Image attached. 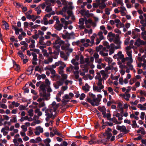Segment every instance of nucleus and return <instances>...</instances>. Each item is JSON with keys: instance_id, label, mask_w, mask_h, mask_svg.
Returning <instances> with one entry per match:
<instances>
[{"instance_id": "nucleus-16", "label": "nucleus", "mask_w": 146, "mask_h": 146, "mask_svg": "<svg viewBox=\"0 0 146 146\" xmlns=\"http://www.w3.org/2000/svg\"><path fill=\"white\" fill-rule=\"evenodd\" d=\"M63 32H66L68 39H70L72 38H74V33L73 32H72L70 33H69L66 31L64 30Z\"/></svg>"}, {"instance_id": "nucleus-20", "label": "nucleus", "mask_w": 146, "mask_h": 146, "mask_svg": "<svg viewBox=\"0 0 146 146\" xmlns=\"http://www.w3.org/2000/svg\"><path fill=\"white\" fill-rule=\"evenodd\" d=\"M126 61H127V63H132L133 62L132 58L128 57H126L125 58L124 57L122 60V62L123 63Z\"/></svg>"}, {"instance_id": "nucleus-15", "label": "nucleus", "mask_w": 146, "mask_h": 146, "mask_svg": "<svg viewBox=\"0 0 146 146\" xmlns=\"http://www.w3.org/2000/svg\"><path fill=\"white\" fill-rule=\"evenodd\" d=\"M31 54L33 56L32 64L33 65H36L37 64V61L38 60L37 55L34 52H32Z\"/></svg>"}, {"instance_id": "nucleus-59", "label": "nucleus", "mask_w": 146, "mask_h": 146, "mask_svg": "<svg viewBox=\"0 0 146 146\" xmlns=\"http://www.w3.org/2000/svg\"><path fill=\"white\" fill-rule=\"evenodd\" d=\"M14 68L15 70H19L20 69V68L19 65L16 64L15 62H14Z\"/></svg>"}, {"instance_id": "nucleus-48", "label": "nucleus", "mask_w": 146, "mask_h": 146, "mask_svg": "<svg viewBox=\"0 0 146 146\" xmlns=\"http://www.w3.org/2000/svg\"><path fill=\"white\" fill-rule=\"evenodd\" d=\"M103 45L105 46V47L106 48V49L108 50L110 47V46L109 44V43L106 41H104V42Z\"/></svg>"}, {"instance_id": "nucleus-14", "label": "nucleus", "mask_w": 146, "mask_h": 146, "mask_svg": "<svg viewBox=\"0 0 146 146\" xmlns=\"http://www.w3.org/2000/svg\"><path fill=\"white\" fill-rule=\"evenodd\" d=\"M33 120L32 118L29 117L28 116L26 115L25 116L21 117L19 121L22 122L25 120H27L28 121H33Z\"/></svg>"}, {"instance_id": "nucleus-33", "label": "nucleus", "mask_w": 146, "mask_h": 146, "mask_svg": "<svg viewBox=\"0 0 146 146\" xmlns=\"http://www.w3.org/2000/svg\"><path fill=\"white\" fill-rule=\"evenodd\" d=\"M55 64L56 67L59 66H63L64 65H66L64 62L60 60H59L57 62H56Z\"/></svg>"}, {"instance_id": "nucleus-21", "label": "nucleus", "mask_w": 146, "mask_h": 146, "mask_svg": "<svg viewBox=\"0 0 146 146\" xmlns=\"http://www.w3.org/2000/svg\"><path fill=\"white\" fill-rule=\"evenodd\" d=\"M100 74L102 76V79L103 80H106L108 78V75L107 74L105 71L104 70H101L100 72Z\"/></svg>"}, {"instance_id": "nucleus-36", "label": "nucleus", "mask_w": 146, "mask_h": 146, "mask_svg": "<svg viewBox=\"0 0 146 146\" xmlns=\"http://www.w3.org/2000/svg\"><path fill=\"white\" fill-rule=\"evenodd\" d=\"M97 76L95 77V78L96 79L98 80L97 82H102V79L101 76L100 74L99 73H97Z\"/></svg>"}, {"instance_id": "nucleus-44", "label": "nucleus", "mask_w": 146, "mask_h": 146, "mask_svg": "<svg viewBox=\"0 0 146 146\" xmlns=\"http://www.w3.org/2000/svg\"><path fill=\"white\" fill-rule=\"evenodd\" d=\"M59 51L56 50L53 52V54H54V56H52L53 58L54 59H56L57 57V56L59 54Z\"/></svg>"}, {"instance_id": "nucleus-4", "label": "nucleus", "mask_w": 146, "mask_h": 146, "mask_svg": "<svg viewBox=\"0 0 146 146\" xmlns=\"http://www.w3.org/2000/svg\"><path fill=\"white\" fill-rule=\"evenodd\" d=\"M94 61V57L92 56L90 58V59L88 58H87L85 59L86 64L82 65L80 66L81 68H86L88 66H90L92 68H94L95 66L93 64V62Z\"/></svg>"}, {"instance_id": "nucleus-40", "label": "nucleus", "mask_w": 146, "mask_h": 146, "mask_svg": "<svg viewBox=\"0 0 146 146\" xmlns=\"http://www.w3.org/2000/svg\"><path fill=\"white\" fill-rule=\"evenodd\" d=\"M51 3H50V4H48L46 8L45 11L47 12H50L52 10V8L50 7V6L51 5Z\"/></svg>"}, {"instance_id": "nucleus-25", "label": "nucleus", "mask_w": 146, "mask_h": 146, "mask_svg": "<svg viewBox=\"0 0 146 146\" xmlns=\"http://www.w3.org/2000/svg\"><path fill=\"white\" fill-rule=\"evenodd\" d=\"M31 42V44L29 45V47L30 48H34L35 47V41L33 39H32L31 38L29 39V41L28 42H27L28 43L29 42Z\"/></svg>"}, {"instance_id": "nucleus-35", "label": "nucleus", "mask_w": 146, "mask_h": 146, "mask_svg": "<svg viewBox=\"0 0 146 146\" xmlns=\"http://www.w3.org/2000/svg\"><path fill=\"white\" fill-rule=\"evenodd\" d=\"M137 133H141L142 135H144L145 134V131L144 130V129L143 127H140L139 129L137 130Z\"/></svg>"}, {"instance_id": "nucleus-1", "label": "nucleus", "mask_w": 146, "mask_h": 146, "mask_svg": "<svg viewBox=\"0 0 146 146\" xmlns=\"http://www.w3.org/2000/svg\"><path fill=\"white\" fill-rule=\"evenodd\" d=\"M56 3L59 7H61L63 5L66 6L63 8L62 11L60 12V14L62 15L63 16L65 17L66 19H69L70 17L73 15L72 11L69 10H68L66 11L68 15V16H66V15L64 14L63 12H66L68 9H72L73 8L72 2L71 1L68 2L66 1H56Z\"/></svg>"}, {"instance_id": "nucleus-49", "label": "nucleus", "mask_w": 146, "mask_h": 146, "mask_svg": "<svg viewBox=\"0 0 146 146\" xmlns=\"http://www.w3.org/2000/svg\"><path fill=\"white\" fill-rule=\"evenodd\" d=\"M13 4L15 6L17 7H22L23 6L22 4L15 1L14 2Z\"/></svg>"}, {"instance_id": "nucleus-7", "label": "nucleus", "mask_w": 146, "mask_h": 146, "mask_svg": "<svg viewBox=\"0 0 146 146\" xmlns=\"http://www.w3.org/2000/svg\"><path fill=\"white\" fill-rule=\"evenodd\" d=\"M116 128L117 130L125 134L128 133L129 131L128 130L126 129L124 125L120 126L117 125L116 127Z\"/></svg>"}, {"instance_id": "nucleus-11", "label": "nucleus", "mask_w": 146, "mask_h": 146, "mask_svg": "<svg viewBox=\"0 0 146 146\" xmlns=\"http://www.w3.org/2000/svg\"><path fill=\"white\" fill-rule=\"evenodd\" d=\"M55 1L56 3V1H46L45 3L40 4L39 6H41L42 9H44L46 5H48V4L50 3H53L55 2Z\"/></svg>"}, {"instance_id": "nucleus-32", "label": "nucleus", "mask_w": 146, "mask_h": 146, "mask_svg": "<svg viewBox=\"0 0 146 146\" xmlns=\"http://www.w3.org/2000/svg\"><path fill=\"white\" fill-rule=\"evenodd\" d=\"M117 2H114L112 3V7H115L117 6L118 4H120L121 6L123 5V3L121 2L122 1H117Z\"/></svg>"}, {"instance_id": "nucleus-13", "label": "nucleus", "mask_w": 146, "mask_h": 146, "mask_svg": "<svg viewBox=\"0 0 146 146\" xmlns=\"http://www.w3.org/2000/svg\"><path fill=\"white\" fill-rule=\"evenodd\" d=\"M98 110L102 112V113L103 115V117L105 118L106 117V109L105 107L103 106H100L98 107Z\"/></svg>"}, {"instance_id": "nucleus-55", "label": "nucleus", "mask_w": 146, "mask_h": 146, "mask_svg": "<svg viewBox=\"0 0 146 146\" xmlns=\"http://www.w3.org/2000/svg\"><path fill=\"white\" fill-rule=\"evenodd\" d=\"M45 106V104L44 101H42V102H40V103H38V107L39 108L44 107Z\"/></svg>"}, {"instance_id": "nucleus-53", "label": "nucleus", "mask_w": 146, "mask_h": 146, "mask_svg": "<svg viewBox=\"0 0 146 146\" xmlns=\"http://www.w3.org/2000/svg\"><path fill=\"white\" fill-rule=\"evenodd\" d=\"M142 38L144 40H146V31L142 32L141 33Z\"/></svg>"}, {"instance_id": "nucleus-63", "label": "nucleus", "mask_w": 146, "mask_h": 146, "mask_svg": "<svg viewBox=\"0 0 146 146\" xmlns=\"http://www.w3.org/2000/svg\"><path fill=\"white\" fill-rule=\"evenodd\" d=\"M99 55L97 52H95L94 53L93 57H94V59H95V60L99 58Z\"/></svg>"}, {"instance_id": "nucleus-45", "label": "nucleus", "mask_w": 146, "mask_h": 146, "mask_svg": "<svg viewBox=\"0 0 146 146\" xmlns=\"http://www.w3.org/2000/svg\"><path fill=\"white\" fill-rule=\"evenodd\" d=\"M3 23V25L5 27V29L6 30L9 29V27L8 23L5 21H2Z\"/></svg>"}, {"instance_id": "nucleus-29", "label": "nucleus", "mask_w": 146, "mask_h": 146, "mask_svg": "<svg viewBox=\"0 0 146 146\" xmlns=\"http://www.w3.org/2000/svg\"><path fill=\"white\" fill-rule=\"evenodd\" d=\"M63 66H60L58 68V72L59 74L61 75L64 74L63 69L66 67V65H64Z\"/></svg>"}, {"instance_id": "nucleus-43", "label": "nucleus", "mask_w": 146, "mask_h": 146, "mask_svg": "<svg viewBox=\"0 0 146 146\" xmlns=\"http://www.w3.org/2000/svg\"><path fill=\"white\" fill-rule=\"evenodd\" d=\"M51 142V140L50 139L48 138L45 139L44 141V143L45 144L46 146H50L49 143Z\"/></svg>"}, {"instance_id": "nucleus-3", "label": "nucleus", "mask_w": 146, "mask_h": 146, "mask_svg": "<svg viewBox=\"0 0 146 146\" xmlns=\"http://www.w3.org/2000/svg\"><path fill=\"white\" fill-rule=\"evenodd\" d=\"M46 86L44 84H41L39 87L40 94L42 97V99L46 100H49L50 98V94L46 93Z\"/></svg>"}, {"instance_id": "nucleus-52", "label": "nucleus", "mask_w": 146, "mask_h": 146, "mask_svg": "<svg viewBox=\"0 0 146 146\" xmlns=\"http://www.w3.org/2000/svg\"><path fill=\"white\" fill-rule=\"evenodd\" d=\"M80 63L82 64H84L85 63V60H84V57L82 55H80Z\"/></svg>"}, {"instance_id": "nucleus-10", "label": "nucleus", "mask_w": 146, "mask_h": 146, "mask_svg": "<svg viewBox=\"0 0 146 146\" xmlns=\"http://www.w3.org/2000/svg\"><path fill=\"white\" fill-rule=\"evenodd\" d=\"M146 42L143 40H141L140 38H138L135 42L134 45L137 46L141 45H143L145 44Z\"/></svg>"}, {"instance_id": "nucleus-12", "label": "nucleus", "mask_w": 146, "mask_h": 146, "mask_svg": "<svg viewBox=\"0 0 146 146\" xmlns=\"http://www.w3.org/2000/svg\"><path fill=\"white\" fill-rule=\"evenodd\" d=\"M36 131L35 133L36 135H39L40 133H42L43 132V128L40 126L37 127L36 128Z\"/></svg>"}, {"instance_id": "nucleus-23", "label": "nucleus", "mask_w": 146, "mask_h": 146, "mask_svg": "<svg viewBox=\"0 0 146 146\" xmlns=\"http://www.w3.org/2000/svg\"><path fill=\"white\" fill-rule=\"evenodd\" d=\"M99 9H104L106 6L105 3V1H99Z\"/></svg>"}, {"instance_id": "nucleus-42", "label": "nucleus", "mask_w": 146, "mask_h": 146, "mask_svg": "<svg viewBox=\"0 0 146 146\" xmlns=\"http://www.w3.org/2000/svg\"><path fill=\"white\" fill-rule=\"evenodd\" d=\"M51 33L49 31L47 32L46 33V35H45L44 37V38L46 39H49L50 38V35Z\"/></svg>"}, {"instance_id": "nucleus-54", "label": "nucleus", "mask_w": 146, "mask_h": 146, "mask_svg": "<svg viewBox=\"0 0 146 146\" xmlns=\"http://www.w3.org/2000/svg\"><path fill=\"white\" fill-rule=\"evenodd\" d=\"M74 74L75 76V78L76 79H78L79 78V72L78 71H74Z\"/></svg>"}, {"instance_id": "nucleus-60", "label": "nucleus", "mask_w": 146, "mask_h": 146, "mask_svg": "<svg viewBox=\"0 0 146 146\" xmlns=\"http://www.w3.org/2000/svg\"><path fill=\"white\" fill-rule=\"evenodd\" d=\"M103 46L102 45H100L96 47V50L97 52L100 51V50L102 49H103Z\"/></svg>"}, {"instance_id": "nucleus-26", "label": "nucleus", "mask_w": 146, "mask_h": 146, "mask_svg": "<svg viewBox=\"0 0 146 146\" xmlns=\"http://www.w3.org/2000/svg\"><path fill=\"white\" fill-rule=\"evenodd\" d=\"M90 88V86L87 83H86L82 87V89L85 92H88L89 91Z\"/></svg>"}, {"instance_id": "nucleus-18", "label": "nucleus", "mask_w": 146, "mask_h": 146, "mask_svg": "<svg viewBox=\"0 0 146 146\" xmlns=\"http://www.w3.org/2000/svg\"><path fill=\"white\" fill-rule=\"evenodd\" d=\"M63 84V82L62 81L59 80L57 81L54 84V86L55 88L56 89H58L60 86L62 85Z\"/></svg>"}, {"instance_id": "nucleus-17", "label": "nucleus", "mask_w": 146, "mask_h": 146, "mask_svg": "<svg viewBox=\"0 0 146 146\" xmlns=\"http://www.w3.org/2000/svg\"><path fill=\"white\" fill-rule=\"evenodd\" d=\"M115 23L116 24V26L118 28L123 27L124 26L123 23H122L118 19H116L115 20Z\"/></svg>"}, {"instance_id": "nucleus-50", "label": "nucleus", "mask_w": 146, "mask_h": 146, "mask_svg": "<svg viewBox=\"0 0 146 146\" xmlns=\"http://www.w3.org/2000/svg\"><path fill=\"white\" fill-rule=\"evenodd\" d=\"M43 108L42 109V111H45V114L49 113V108L48 109L46 108L45 106L44 107H43Z\"/></svg>"}, {"instance_id": "nucleus-8", "label": "nucleus", "mask_w": 146, "mask_h": 146, "mask_svg": "<svg viewBox=\"0 0 146 146\" xmlns=\"http://www.w3.org/2000/svg\"><path fill=\"white\" fill-rule=\"evenodd\" d=\"M113 42L117 45H115L114 48L115 49H120L121 48V42L119 40L116 39L113 40Z\"/></svg>"}, {"instance_id": "nucleus-30", "label": "nucleus", "mask_w": 146, "mask_h": 146, "mask_svg": "<svg viewBox=\"0 0 146 146\" xmlns=\"http://www.w3.org/2000/svg\"><path fill=\"white\" fill-rule=\"evenodd\" d=\"M39 40L38 42L41 45H45L46 44L45 42H44V40L45 39L44 38L43 36H41L39 38Z\"/></svg>"}, {"instance_id": "nucleus-2", "label": "nucleus", "mask_w": 146, "mask_h": 146, "mask_svg": "<svg viewBox=\"0 0 146 146\" xmlns=\"http://www.w3.org/2000/svg\"><path fill=\"white\" fill-rule=\"evenodd\" d=\"M59 107V104H57L55 102H53L52 104L49 105L50 113L45 114L46 117V121L48 122L50 118L54 119L56 117V111Z\"/></svg>"}, {"instance_id": "nucleus-58", "label": "nucleus", "mask_w": 146, "mask_h": 146, "mask_svg": "<svg viewBox=\"0 0 146 146\" xmlns=\"http://www.w3.org/2000/svg\"><path fill=\"white\" fill-rule=\"evenodd\" d=\"M99 1H98L94 3L93 4V7L94 8H97L99 6Z\"/></svg>"}, {"instance_id": "nucleus-47", "label": "nucleus", "mask_w": 146, "mask_h": 146, "mask_svg": "<svg viewBox=\"0 0 146 146\" xmlns=\"http://www.w3.org/2000/svg\"><path fill=\"white\" fill-rule=\"evenodd\" d=\"M98 35L99 37V39H100V40H102L104 39V37L103 35V32L101 31H99L98 34Z\"/></svg>"}, {"instance_id": "nucleus-6", "label": "nucleus", "mask_w": 146, "mask_h": 146, "mask_svg": "<svg viewBox=\"0 0 146 146\" xmlns=\"http://www.w3.org/2000/svg\"><path fill=\"white\" fill-rule=\"evenodd\" d=\"M88 101L93 106H98L100 104L99 100L96 98H95L92 99L91 98H88L87 99Z\"/></svg>"}, {"instance_id": "nucleus-38", "label": "nucleus", "mask_w": 146, "mask_h": 146, "mask_svg": "<svg viewBox=\"0 0 146 146\" xmlns=\"http://www.w3.org/2000/svg\"><path fill=\"white\" fill-rule=\"evenodd\" d=\"M60 44L58 43L55 42L54 44L53 48H55L56 50L60 51Z\"/></svg>"}, {"instance_id": "nucleus-39", "label": "nucleus", "mask_w": 146, "mask_h": 146, "mask_svg": "<svg viewBox=\"0 0 146 146\" xmlns=\"http://www.w3.org/2000/svg\"><path fill=\"white\" fill-rule=\"evenodd\" d=\"M35 112L39 117L41 116L42 114V112L40 111V109L39 108H37L35 110Z\"/></svg>"}, {"instance_id": "nucleus-5", "label": "nucleus", "mask_w": 146, "mask_h": 146, "mask_svg": "<svg viewBox=\"0 0 146 146\" xmlns=\"http://www.w3.org/2000/svg\"><path fill=\"white\" fill-rule=\"evenodd\" d=\"M97 85L94 86L93 87V90L95 92L100 93L102 90L103 89L104 86L102 84V82H97Z\"/></svg>"}, {"instance_id": "nucleus-22", "label": "nucleus", "mask_w": 146, "mask_h": 146, "mask_svg": "<svg viewBox=\"0 0 146 146\" xmlns=\"http://www.w3.org/2000/svg\"><path fill=\"white\" fill-rule=\"evenodd\" d=\"M119 8L120 9L119 12L121 13V15L123 16L125 15L127 12L125 8L123 6H121Z\"/></svg>"}, {"instance_id": "nucleus-64", "label": "nucleus", "mask_w": 146, "mask_h": 146, "mask_svg": "<svg viewBox=\"0 0 146 146\" xmlns=\"http://www.w3.org/2000/svg\"><path fill=\"white\" fill-rule=\"evenodd\" d=\"M63 99H66V100H70L71 99V98H70L69 95L67 94H65L62 97Z\"/></svg>"}, {"instance_id": "nucleus-57", "label": "nucleus", "mask_w": 146, "mask_h": 146, "mask_svg": "<svg viewBox=\"0 0 146 146\" xmlns=\"http://www.w3.org/2000/svg\"><path fill=\"white\" fill-rule=\"evenodd\" d=\"M40 6H39L35 9V11L37 12V13L38 15L40 14L41 12V11L40 9Z\"/></svg>"}, {"instance_id": "nucleus-9", "label": "nucleus", "mask_w": 146, "mask_h": 146, "mask_svg": "<svg viewBox=\"0 0 146 146\" xmlns=\"http://www.w3.org/2000/svg\"><path fill=\"white\" fill-rule=\"evenodd\" d=\"M108 50L106 49V48L104 47L102 50L100 51V54L102 56H106L108 55Z\"/></svg>"}, {"instance_id": "nucleus-31", "label": "nucleus", "mask_w": 146, "mask_h": 146, "mask_svg": "<svg viewBox=\"0 0 146 146\" xmlns=\"http://www.w3.org/2000/svg\"><path fill=\"white\" fill-rule=\"evenodd\" d=\"M53 131L54 133H55V135L60 136L63 138L64 137V135L61 134L60 132H58L56 129H54Z\"/></svg>"}, {"instance_id": "nucleus-62", "label": "nucleus", "mask_w": 146, "mask_h": 146, "mask_svg": "<svg viewBox=\"0 0 146 146\" xmlns=\"http://www.w3.org/2000/svg\"><path fill=\"white\" fill-rule=\"evenodd\" d=\"M107 89L108 91L111 93V95H113L115 94V93L113 92V89L111 87H108Z\"/></svg>"}, {"instance_id": "nucleus-46", "label": "nucleus", "mask_w": 146, "mask_h": 146, "mask_svg": "<svg viewBox=\"0 0 146 146\" xmlns=\"http://www.w3.org/2000/svg\"><path fill=\"white\" fill-rule=\"evenodd\" d=\"M137 107L139 108L141 110H146V107L144 105H142L141 104H139Z\"/></svg>"}, {"instance_id": "nucleus-37", "label": "nucleus", "mask_w": 146, "mask_h": 146, "mask_svg": "<svg viewBox=\"0 0 146 146\" xmlns=\"http://www.w3.org/2000/svg\"><path fill=\"white\" fill-rule=\"evenodd\" d=\"M17 117L16 115H13L12 116L11 118L10 119V121L12 123H15L17 122Z\"/></svg>"}, {"instance_id": "nucleus-56", "label": "nucleus", "mask_w": 146, "mask_h": 146, "mask_svg": "<svg viewBox=\"0 0 146 146\" xmlns=\"http://www.w3.org/2000/svg\"><path fill=\"white\" fill-rule=\"evenodd\" d=\"M132 63H127V66L130 70H132L133 69V67Z\"/></svg>"}, {"instance_id": "nucleus-27", "label": "nucleus", "mask_w": 146, "mask_h": 146, "mask_svg": "<svg viewBox=\"0 0 146 146\" xmlns=\"http://www.w3.org/2000/svg\"><path fill=\"white\" fill-rule=\"evenodd\" d=\"M117 54L118 57V60H121L122 62V60L124 58V55L122 54V52L121 51H119Z\"/></svg>"}, {"instance_id": "nucleus-51", "label": "nucleus", "mask_w": 146, "mask_h": 146, "mask_svg": "<svg viewBox=\"0 0 146 146\" xmlns=\"http://www.w3.org/2000/svg\"><path fill=\"white\" fill-rule=\"evenodd\" d=\"M86 43H84L83 44V46L85 47H87L89 46H90L89 43H90V40L89 39H87L85 40Z\"/></svg>"}, {"instance_id": "nucleus-19", "label": "nucleus", "mask_w": 146, "mask_h": 146, "mask_svg": "<svg viewBox=\"0 0 146 146\" xmlns=\"http://www.w3.org/2000/svg\"><path fill=\"white\" fill-rule=\"evenodd\" d=\"M68 88V86H62L61 88L60 91L58 92V96H60L61 94H63L64 91L67 90Z\"/></svg>"}, {"instance_id": "nucleus-41", "label": "nucleus", "mask_w": 146, "mask_h": 146, "mask_svg": "<svg viewBox=\"0 0 146 146\" xmlns=\"http://www.w3.org/2000/svg\"><path fill=\"white\" fill-rule=\"evenodd\" d=\"M60 55L61 57L63 58L65 60H67L68 57L63 52H61L60 53Z\"/></svg>"}, {"instance_id": "nucleus-34", "label": "nucleus", "mask_w": 146, "mask_h": 146, "mask_svg": "<svg viewBox=\"0 0 146 146\" xmlns=\"http://www.w3.org/2000/svg\"><path fill=\"white\" fill-rule=\"evenodd\" d=\"M130 97V94H129L125 93L122 95V97L127 101L129 100V98Z\"/></svg>"}, {"instance_id": "nucleus-24", "label": "nucleus", "mask_w": 146, "mask_h": 146, "mask_svg": "<svg viewBox=\"0 0 146 146\" xmlns=\"http://www.w3.org/2000/svg\"><path fill=\"white\" fill-rule=\"evenodd\" d=\"M54 28L57 31H60L63 27V24L60 23L59 24H55L54 26Z\"/></svg>"}, {"instance_id": "nucleus-28", "label": "nucleus", "mask_w": 146, "mask_h": 146, "mask_svg": "<svg viewBox=\"0 0 146 146\" xmlns=\"http://www.w3.org/2000/svg\"><path fill=\"white\" fill-rule=\"evenodd\" d=\"M81 13L82 14H84L85 16L87 17H89L91 16V14L89 13V11L88 10L81 11Z\"/></svg>"}, {"instance_id": "nucleus-61", "label": "nucleus", "mask_w": 146, "mask_h": 146, "mask_svg": "<svg viewBox=\"0 0 146 146\" xmlns=\"http://www.w3.org/2000/svg\"><path fill=\"white\" fill-rule=\"evenodd\" d=\"M17 54L19 56H20L21 58L22 59H24V54H23L22 51H19L18 52Z\"/></svg>"}]
</instances>
